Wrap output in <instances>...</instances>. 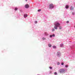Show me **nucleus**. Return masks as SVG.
Segmentation results:
<instances>
[{
    "mask_svg": "<svg viewBox=\"0 0 75 75\" xmlns=\"http://www.w3.org/2000/svg\"><path fill=\"white\" fill-rule=\"evenodd\" d=\"M18 9V8H16L15 9V10H17V9Z\"/></svg>",
    "mask_w": 75,
    "mask_h": 75,
    "instance_id": "2eb2a0df",
    "label": "nucleus"
},
{
    "mask_svg": "<svg viewBox=\"0 0 75 75\" xmlns=\"http://www.w3.org/2000/svg\"><path fill=\"white\" fill-rule=\"evenodd\" d=\"M54 25L55 26L54 27V28L56 30H57L58 29V27L60 26V24L58 22H56L54 23Z\"/></svg>",
    "mask_w": 75,
    "mask_h": 75,
    "instance_id": "f257e3e1",
    "label": "nucleus"
},
{
    "mask_svg": "<svg viewBox=\"0 0 75 75\" xmlns=\"http://www.w3.org/2000/svg\"><path fill=\"white\" fill-rule=\"evenodd\" d=\"M48 46L49 47H51V44H49Z\"/></svg>",
    "mask_w": 75,
    "mask_h": 75,
    "instance_id": "9b49d317",
    "label": "nucleus"
},
{
    "mask_svg": "<svg viewBox=\"0 0 75 75\" xmlns=\"http://www.w3.org/2000/svg\"><path fill=\"white\" fill-rule=\"evenodd\" d=\"M70 9L71 10H74V8L72 6H71Z\"/></svg>",
    "mask_w": 75,
    "mask_h": 75,
    "instance_id": "423d86ee",
    "label": "nucleus"
},
{
    "mask_svg": "<svg viewBox=\"0 0 75 75\" xmlns=\"http://www.w3.org/2000/svg\"><path fill=\"white\" fill-rule=\"evenodd\" d=\"M54 75H57V72H55L54 73Z\"/></svg>",
    "mask_w": 75,
    "mask_h": 75,
    "instance_id": "aec40b11",
    "label": "nucleus"
},
{
    "mask_svg": "<svg viewBox=\"0 0 75 75\" xmlns=\"http://www.w3.org/2000/svg\"><path fill=\"white\" fill-rule=\"evenodd\" d=\"M42 39L43 40H45V38H43Z\"/></svg>",
    "mask_w": 75,
    "mask_h": 75,
    "instance_id": "a211bd4d",
    "label": "nucleus"
},
{
    "mask_svg": "<svg viewBox=\"0 0 75 75\" xmlns=\"http://www.w3.org/2000/svg\"><path fill=\"white\" fill-rule=\"evenodd\" d=\"M68 67V65H65V67H66V68H67Z\"/></svg>",
    "mask_w": 75,
    "mask_h": 75,
    "instance_id": "6ab92c4d",
    "label": "nucleus"
},
{
    "mask_svg": "<svg viewBox=\"0 0 75 75\" xmlns=\"http://www.w3.org/2000/svg\"><path fill=\"white\" fill-rule=\"evenodd\" d=\"M49 7L51 9L52 8H54V5L53 4H51L49 5Z\"/></svg>",
    "mask_w": 75,
    "mask_h": 75,
    "instance_id": "7ed1b4c3",
    "label": "nucleus"
},
{
    "mask_svg": "<svg viewBox=\"0 0 75 75\" xmlns=\"http://www.w3.org/2000/svg\"><path fill=\"white\" fill-rule=\"evenodd\" d=\"M50 38L52 37V35H50Z\"/></svg>",
    "mask_w": 75,
    "mask_h": 75,
    "instance_id": "5701e85b",
    "label": "nucleus"
},
{
    "mask_svg": "<svg viewBox=\"0 0 75 75\" xmlns=\"http://www.w3.org/2000/svg\"><path fill=\"white\" fill-rule=\"evenodd\" d=\"M64 46V44H61L60 45V46L61 47H63Z\"/></svg>",
    "mask_w": 75,
    "mask_h": 75,
    "instance_id": "f8f14e48",
    "label": "nucleus"
},
{
    "mask_svg": "<svg viewBox=\"0 0 75 75\" xmlns=\"http://www.w3.org/2000/svg\"><path fill=\"white\" fill-rule=\"evenodd\" d=\"M41 10V9H38V12H40V11Z\"/></svg>",
    "mask_w": 75,
    "mask_h": 75,
    "instance_id": "ddd939ff",
    "label": "nucleus"
},
{
    "mask_svg": "<svg viewBox=\"0 0 75 75\" xmlns=\"http://www.w3.org/2000/svg\"><path fill=\"white\" fill-rule=\"evenodd\" d=\"M35 24H37V21H35Z\"/></svg>",
    "mask_w": 75,
    "mask_h": 75,
    "instance_id": "b1692460",
    "label": "nucleus"
},
{
    "mask_svg": "<svg viewBox=\"0 0 75 75\" xmlns=\"http://www.w3.org/2000/svg\"><path fill=\"white\" fill-rule=\"evenodd\" d=\"M58 65H59V62H58Z\"/></svg>",
    "mask_w": 75,
    "mask_h": 75,
    "instance_id": "bb28decb",
    "label": "nucleus"
},
{
    "mask_svg": "<svg viewBox=\"0 0 75 75\" xmlns=\"http://www.w3.org/2000/svg\"><path fill=\"white\" fill-rule=\"evenodd\" d=\"M69 8V6H68V5H67L66 6V8L67 9V8Z\"/></svg>",
    "mask_w": 75,
    "mask_h": 75,
    "instance_id": "6e6552de",
    "label": "nucleus"
},
{
    "mask_svg": "<svg viewBox=\"0 0 75 75\" xmlns=\"http://www.w3.org/2000/svg\"><path fill=\"white\" fill-rule=\"evenodd\" d=\"M45 34L46 35H48V33L46 32L45 33Z\"/></svg>",
    "mask_w": 75,
    "mask_h": 75,
    "instance_id": "9d476101",
    "label": "nucleus"
},
{
    "mask_svg": "<svg viewBox=\"0 0 75 75\" xmlns=\"http://www.w3.org/2000/svg\"><path fill=\"white\" fill-rule=\"evenodd\" d=\"M57 48V47L55 46H53V48L55 49Z\"/></svg>",
    "mask_w": 75,
    "mask_h": 75,
    "instance_id": "1a4fd4ad",
    "label": "nucleus"
},
{
    "mask_svg": "<svg viewBox=\"0 0 75 75\" xmlns=\"http://www.w3.org/2000/svg\"><path fill=\"white\" fill-rule=\"evenodd\" d=\"M59 29L60 30L62 29V27L61 26H59Z\"/></svg>",
    "mask_w": 75,
    "mask_h": 75,
    "instance_id": "4468645a",
    "label": "nucleus"
},
{
    "mask_svg": "<svg viewBox=\"0 0 75 75\" xmlns=\"http://www.w3.org/2000/svg\"><path fill=\"white\" fill-rule=\"evenodd\" d=\"M25 7L26 8H29V5L28 4H26L25 5Z\"/></svg>",
    "mask_w": 75,
    "mask_h": 75,
    "instance_id": "39448f33",
    "label": "nucleus"
},
{
    "mask_svg": "<svg viewBox=\"0 0 75 75\" xmlns=\"http://www.w3.org/2000/svg\"><path fill=\"white\" fill-rule=\"evenodd\" d=\"M65 70L63 69H60L59 70V72L60 73H62V74L65 73Z\"/></svg>",
    "mask_w": 75,
    "mask_h": 75,
    "instance_id": "f03ea898",
    "label": "nucleus"
},
{
    "mask_svg": "<svg viewBox=\"0 0 75 75\" xmlns=\"http://www.w3.org/2000/svg\"><path fill=\"white\" fill-rule=\"evenodd\" d=\"M67 23H69V21H67Z\"/></svg>",
    "mask_w": 75,
    "mask_h": 75,
    "instance_id": "a878e982",
    "label": "nucleus"
},
{
    "mask_svg": "<svg viewBox=\"0 0 75 75\" xmlns=\"http://www.w3.org/2000/svg\"><path fill=\"white\" fill-rule=\"evenodd\" d=\"M52 31H55V29H52Z\"/></svg>",
    "mask_w": 75,
    "mask_h": 75,
    "instance_id": "dca6fc26",
    "label": "nucleus"
},
{
    "mask_svg": "<svg viewBox=\"0 0 75 75\" xmlns=\"http://www.w3.org/2000/svg\"><path fill=\"white\" fill-rule=\"evenodd\" d=\"M74 12H73L72 13V15H74Z\"/></svg>",
    "mask_w": 75,
    "mask_h": 75,
    "instance_id": "393cba45",
    "label": "nucleus"
},
{
    "mask_svg": "<svg viewBox=\"0 0 75 75\" xmlns=\"http://www.w3.org/2000/svg\"><path fill=\"white\" fill-rule=\"evenodd\" d=\"M61 53L57 52V57H60V56H61Z\"/></svg>",
    "mask_w": 75,
    "mask_h": 75,
    "instance_id": "20e7f679",
    "label": "nucleus"
},
{
    "mask_svg": "<svg viewBox=\"0 0 75 75\" xmlns=\"http://www.w3.org/2000/svg\"><path fill=\"white\" fill-rule=\"evenodd\" d=\"M61 65H64V62L62 63Z\"/></svg>",
    "mask_w": 75,
    "mask_h": 75,
    "instance_id": "412c9836",
    "label": "nucleus"
},
{
    "mask_svg": "<svg viewBox=\"0 0 75 75\" xmlns=\"http://www.w3.org/2000/svg\"><path fill=\"white\" fill-rule=\"evenodd\" d=\"M49 68H50L51 69H52V67H49Z\"/></svg>",
    "mask_w": 75,
    "mask_h": 75,
    "instance_id": "f3484780",
    "label": "nucleus"
},
{
    "mask_svg": "<svg viewBox=\"0 0 75 75\" xmlns=\"http://www.w3.org/2000/svg\"><path fill=\"white\" fill-rule=\"evenodd\" d=\"M26 1H27V0H25Z\"/></svg>",
    "mask_w": 75,
    "mask_h": 75,
    "instance_id": "cd10ccee",
    "label": "nucleus"
},
{
    "mask_svg": "<svg viewBox=\"0 0 75 75\" xmlns=\"http://www.w3.org/2000/svg\"><path fill=\"white\" fill-rule=\"evenodd\" d=\"M52 36H53V37H55V34H53V35H52Z\"/></svg>",
    "mask_w": 75,
    "mask_h": 75,
    "instance_id": "4be33fe9",
    "label": "nucleus"
},
{
    "mask_svg": "<svg viewBox=\"0 0 75 75\" xmlns=\"http://www.w3.org/2000/svg\"><path fill=\"white\" fill-rule=\"evenodd\" d=\"M27 17V14H26L24 15V17H25V18Z\"/></svg>",
    "mask_w": 75,
    "mask_h": 75,
    "instance_id": "0eeeda50",
    "label": "nucleus"
}]
</instances>
